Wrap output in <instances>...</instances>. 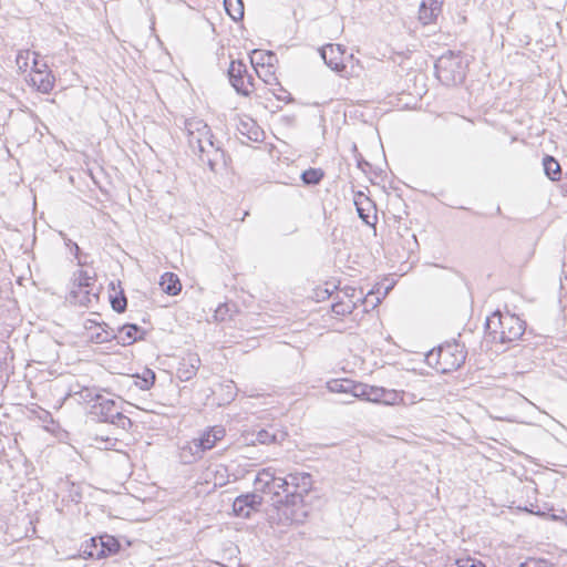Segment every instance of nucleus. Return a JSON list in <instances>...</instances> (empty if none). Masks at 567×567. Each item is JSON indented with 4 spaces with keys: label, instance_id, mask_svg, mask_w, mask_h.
Returning a JSON list of instances; mask_svg holds the SVG:
<instances>
[{
    "label": "nucleus",
    "instance_id": "1",
    "mask_svg": "<svg viewBox=\"0 0 567 567\" xmlns=\"http://www.w3.org/2000/svg\"><path fill=\"white\" fill-rule=\"evenodd\" d=\"M185 132L192 151L198 154L202 162H206L212 171H215L219 162L225 161L223 150L216 145L210 127L203 120H186Z\"/></svg>",
    "mask_w": 567,
    "mask_h": 567
},
{
    "label": "nucleus",
    "instance_id": "2",
    "mask_svg": "<svg viewBox=\"0 0 567 567\" xmlns=\"http://www.w3.org/2000/svg\"><path fill=\"white\" fill-rule=\"evenodd\" d=\"M485 329L492 342L509 343L520 339L526 324L517 316L497 310L486 319Z\"/></svg>",
    "mask_w": 567,
    "mask_h": 567
},
{
    "label": "nucleus",
    "instance_id": "3",
    "mask_svg": "<svg viewBox=\"0 0 567 567\" xmlns=\"http://www.w3.org/2000/svg\"><path fill=\"white\" fill-rule=\"evenodd\" d=\"M465 347L456 341L446 342L426 354V362L441 373L457 370L465 362Z\"/></svg>",
    "mask_w": 567,
    "mask_h": 567
},
{
    "label": "nucleus",
    "instance_id": "4",
    "mask_svg": "<svg viewBox=\"0 0 567 567\" xmlns=\"http://www.w3.org/2000/svg\"><path fill=\"white\" fill-rule=\"evenodd\" d=\"M225 435L226 431L223 426L216 425L209 427L198 439H194L181 449L183 463L189 464L202 458L203 454L212 450Z\"/></svg>",
    "mask_w": 567,
    "mask_h": 567
},
{
    "label": "nucleus",
    "instance_id": "5",
    "mask_svg": "<svg viewBox=\"0 0 567 567\" xmlns=\"http://www.w3.org/2000/svg\"><path fill=\"white\" fill-rule=\"evenodd\" d=\"M435 74L446 86L461 84L465 79V66L461 55L452 51L442 54L435 62Z\"/></svg>",
    "mask_w": 567,
    "mask_h": 567
},
{
    "label": "nucleus",
    "instance_id": "6",
    "mask_svg": "<svg viewBox=\"0 0 567 567\" xmlns=\"http://www.w3.org/2000/svg\"><path fill=\"white\" fill-rule=\"evenodd\" d=\"M95 403L92 404L90 414L100 422H107L120 429L128 430L132 426L130 417L125 416L116 402L111 399H104L102 395H95Z\"/></svg>",
    "mask_w": 567,
    "mask_h": 567
},
{
    "label": "nucleus",
    "instance_id": "7",
    "mask_svg": "<svg viewBox=\"0 0 567 567\" xmlns=\"http://www.w3.org/2000/svg\"><path fill=\"white\" fill-rule=\"evenodd\" d=\"M271 504L277 508L279 520L282 524H301L308 516L305 499L297 495H286L284 498L275 499Z\"/></svg>",
    "mask_w": 567,
    "mask_h": 567
},
{
    "label": "nucleus",
    "instance_id": "8",
    "mask_svg": "<svg viewBox=\"0 0 567 567\" xmlns=\"http://www.w3.org/2000/svg\"><path fill=\"white\" fill-rule=\"evenodd\" d=\"M280 484L288 487L287 495H297L305 498L312 488V477L306 472H295L282 477Z\"/></svg>",
    "mask_w": 567,
    "mask_h": 567
},
{
    "label": "nucleus",
    "instance_id": "9",
    "mask_svg": "<svg viewBox=\"0 0 567 567\" xmlns=\"http://www.w3.org/2000/svg\"><path fill=\"white\" fill-rule=\"evenodd\" d=\"M262 503V496L257 493L239 495L235 498L233 511L236 516L248 518Z\"/></svg>",
    "mask_w": 567,
    "mask_h": 567
},
{
    "label": "nucleus",
    "instance_id": "10",
    "mask_svg": "<svg viewBox=\"0 0 567 567\" xmlns=\"http://www.w3.org/2000/svg\"><path fill=\"white\" fill-rule=\"evenodd\" d=\"M346 49L341 44H327L320 49V55L324 63L333 71L344 70L343 54Z\"/></svg>",
    "mask_w": 567,
    "mask_h": 567
},
{
    "label": "nucleus",
    "instance_id": "11",
    "mask_svg": "<svg viewBox=\"0 0 567 567\" xmlns=\"http://www.w3.org/2000/svg\"><path fill=\"white\" fill-rule=\"evenodd\" d=\"M91 542L92 545L91 549L89 550L90 557L103 558L115 554L120 548L118 542L109 535L102 536L99 539L92 538Z\"/></svg>",
    "mask_w": 567,
    "mask_h": 567
},
{
    "label": "nucleus",
    "instance_id": "12",
    "mask_svg": "<svg viewBox=\"0 0 567 567\" xmlns=\"http://www.w3.org/2000/svg\"><path fill=\"white\" fill-rule=\"evenodd\" d=\"M252 435L255 436V439L250 440L252 444L259 443L269 445L282 443L286 440L288 433L277 425H269L265 429H260Z\"/></svg>",
    "mask_w": 567,
    "mask_h": 567
},
{
    "label": "nucleus",
    "instance_id": "13",
    "mask_svg": "<svg viewBox=\"0 0 567 567\" xmlns=\"http://www.w3.org/2000/svg\"><path fill=\"white\" fill-rule=\"evenodd\" d=\"M200 367V358L197 353H187L178 362L176 375L183 381H189L193 379Z\"/></svg>",
    "mask_w": 567,
    "mask_h": 567
},
{
    "label": "nucleus",
    "instance_id": "14",
    "mask_svg": "<svg viewBox=\"0 0 567 567\" xmlns=\"http://www.w3.org/2000/svg\"><path fill=\"white\" fill-rule=\"evenodd\" d=\"M247 73V66L243 61H231L228 68V76L233 87L237 93L247 95V85H244V79Z\"/></svg>",
    "mask_w": 567,
    "mask_h": 567
},
{
    "label": "nucleus",
    "instance_id": "15",
    "mask_svg": "<svg viewBox=\"0 0 567 567\" xmlns=\"http://www.w3.org/2000/svg\"><path fill=\"white\" fill-rule=\"evenodd\" d=\"M282 477L276 476L271 468H264L258 472L255 480V488L257 492L267 494L275 485L280 484Z\"/></svg>",
    "mask_w": 567,
    "mask_h": 567
},
{
    "label": "nucleus",
    "instance_id": "16",
    "mask_svg": "<svg viewBox=\"0 0 567 567\" xmlns=\"http://www.w3.org/2000/svg\"><path fill=\"white\" fill-rule=\"evenodd\" d=\"M360 383L349 379L332 380L327 383L330 392L346 394L350 398H358Z\"/></svg>",
    "mask_w": 567,
    "mask_h": 567
},
{
    "label": "nucleus",
    "instance_id": "17",
    "mask_svg": "<svg viewBox=\"0 0 567 567\" xmlns=\"http://www.w3.org/2000/svg\"><path fill=\"white\" fill-rule=\"evenodd\" d=\"M41 66H43V69H37L35 74L31 75V81L40 92L49 93L54 86V76L51 74V71L48 70L47 64H41Z\"/></svg>",
    "mask_w": 567,
    "mask_h": 567
},
{
    "label": "nucleus",
    "instance_id": "18",
    "mask_svg": "<svg viewBox=\"0 0 567 567\" xmlns=\"http://www.w3.org/2000/svg\"><path fill=\"white\" fill-rule=\"evenodd\" d=\"M238 131L243 136H246L248 141L262 142L265 138L264 131L251 118L240 121L238 124Z\"/></svg>",
    "mask_w": 567,
    "mask_h": 567
},
{
    "label": "nucleus",
    "instance_id": "19",
    "mask_svg": "<svg viewBox=\"0 0 567 567\" xmlns=\"http://www.w3.org/2000/svg\"><path fill=\"white\" fill-rule=\"evenodd\" d=\"M99 300V293L93 291V288H76L70 292V301L83 307H91L92 303Z\"/></svg>",
    "mask_w": 567,
    "mask_h": 567
},
{
    "label": "nucleus",
    "instance_id": "20",
    "mask_svg": "<svg viewBox=\"0 0 567 567\" xmlns=\"http://www.w3.org/2000/svg\"><path fill=\"white\" fill-rule=\"evenodd\" d=\"M159 286L169 296H176L182 290L179 278L173 272H165L161 277Z\"/></svg>",
    "mask_w": 567,
    "mask_h": 567
},
{
    "label": "nucleus",
    "instance_id": "21",
    "mask_svg": "<svg viewBox=\"0 0 567 567\" xmlns=\"http://www.w3.org/2000/svg\"><path fill=\"white\" fill-rule=\"evenodd\" d=\"M358 399L373 403H382L383 389L380 386L360 383Z\"/></svg>",
    "mask_w": 567,
    "mask_h": 567
},
{
    "label": "nucleus",
    "instance_id": "22",
    "mask_svg": "<svg viewBox=\"0 0 567 567\" xmlns=\"http://www.w3.org/2000/svg\"><path fill=\"white\" fill-rule=\"evenodd\" d=\"M120 338L125 344H131L142 338L143 330L135 323H126L118 329Z\"/></svg>",
    "mask_w": 567,
    "mask_h": 567
},
{
    "label": "nucleus",
    "instance_id": "23",
    "mask_svg": "<svg viewBox=\"0 0 567 567\" xmlns=\"http://www.w3.org/2000/svg\"><path fill=\"white\" fill-rule=\"evenodd\" d=\"M274 61H276V54L271 51L264 52L255 50L250 55V62L255 70L258 69V66H261L262 69L272 68Z\"/></svg>",
    "mask_w": 567,
    "mask_h": 567
},
{
    "label": "nucleus",
    "instance_id": "24",
    "mask_svg": "<svg viewBox=\"0 0 567 567\" xmlns=\"http://www.w3.org/2000/svg\"><path fill=\"white\" fill-rule=\"evenodd\" d=\"M545 174L551 181H559L561 177V168L559 163L553 156H545L543 159Z\"/></svg>",
    "mask_w": 567,
    "mask_h": 567
},
{
    "label": "nucleus",
    "instance_id": "25",
    "mask_svg": "<svg viewBox=\"0 0 567 567\" xmlns=\"http://www.w3.org/2000/svg\"><path fill=\"white\" fill-rule=\"evenodd\" d=\"M344 296L348 298L347 300L349 299H352V300H357V305L359 302H363V303H370V300L369 298L372 297L374 293L373 291H370L364 298H363V292L362 291H359L357 292V289L354 288H351V287H348L344 289ZM381 302V299L380 297H375V301H372L371 302V307L374 308L378 306V303Z\"/></svg>",
    "mask_w": 567,
    "mask_h": 567
},
{
    "label": "nucleus",
    "instance_id": "26",
    "mask_svg": "<svg viewBox=\"0 0 567 567\" xmlns=\"http://www.w3.org/2000/svg\"><path fill=\"white\" fill-rule=\"evenodd\" d=\"M225 10L234 21L241 20L244 17L243 0H224Z\"/></svg>",
    "mask_w": 567,
    "mask_h": 567
},
{
    "label": "nucleus",
    "instance_id": "27",
    "mask_svg": "<svg viewBox=\"0 0 567 567\" xmlns=\"http://www.w3.org/2000/svg\"><path fill=\"white\" fill-rule=\"evenodd\" d=\"M155 382V373L145 369L142 375H136L134 380V384L141 390H148Z\"/></svg>",
    "mask_w": 567,
    "mask_h": 567
},
{
    "label": "nucleus",
    "instance_id": "28",
    "mask_svg": "<svg viewBox=\"0 0 567 567\" xmlns=\"http://www.w3.org/2000/svg\"><path fill=\"white\" fill-rule=\"evenodd\" d=\"M357 308V300H340L332 305V311L337 316H346L352 313V311Z\"/></svg>",
    "mask_w": 567,
    "mask_h": 567
},
{
    "label": "nucleus",
    "instance_id": "29",
    "mask_svg": "<svg viewBox=\"0 0 567 567\" xmlns=\"http://www.w3.org/2000/svg\"><path fill=\"white\" fill-rule=\"evenodd\" d=\"M323 176L324 174L320 168H309L301 174V179L306 185H317Z\"/></svg>",
    "mask_w": 567,
    "mask_h": 567
},
{
    "label": "nucleus",
    "instance_id": "30",
    "mask_svg": "<svg viewBox=\"0 0 567 567\" xmlns=\"http://www.w3.org/2000/svg\"><path fill=\"white\" fill-rule=\"evenodd\" d=\"M236 305L231 302H225L219 305L215 310V319L218 321H225L228 318H231L235 312Z\"/></svg>",
    "mask_w": 567,
    "mask_h": 567
},
{
    "label": "nucleus",
    "instance_id": "31",
    "mask_svg": "<svg viewBox=\"0 0 567 567\" xmlns=\"http://www.w3.org/2000/svg\"><path fill=\"white\" fill-rule=\"evenodd\" d=\"M74 282L76 288H92L95 280L86 270H79L74 274Z\"/></svg>",
    "mask_w": 567,
    "mask_h": 567
},
{
    "label": "nucleus",
    "instance_id": "32",
    "mask_svg": "<svg viewBox=\"0 0 567 567\" xmlns=\"http://www.w3.org/2000/svg\"><path fill=\"white\" fill-rule=\"evenodd\" d=\"M110 302L112 306V309L118 313H122L125 311L127 306V299L124 295V291L121 290L120 292L115 295L110 296Z\"/></svg>",
    "mask_w": 567,
    "mask_h": 567
},
{
    "label": "nucleus",
    "instance_id": "33",
    "mask_svg": "<svg viewBox=\"0 0 567 567\" xmlns=\"http://www.w3.org/2000/svg\"><path fill=\"white\" fill-rule=\"evenodd\" d=\"M419 19L424 25H426L433 23L436 20V17L434 16L433 10L431 11L430 8L421 2L419 9Z\"/></svg>",
    "mask_w": 567,
    "mask_h": 567
},
{
    "label": "nucleus",
    "instance_id": "34",
    "mask_svg": "<svg viewBox=\"0 0 567 567\" xmlns=\"http://www.w3.org/2000/svg\"><path fill=\"white\" fill-rule=\"evenodd\" d=\"M402 401L400 393L395 390L383 389L382 403L385 405H394Z\"/></svg>",
    "mask_w": 567,
    "mask_h": 567
},
{
    "label": "nucleus",
    "instance_id": "35",
    "mask_svg": "<svg viewBox=\"0 0 567 567\" xmlns=\"http://www.w3.org/2000/svg\"><path fill=\"white\" fill-rule=\"evenodd\" d=\"M449 567H485V565L473 557H465L457 559L454 564L450 565Z\"/></svg>",
    "mask_w": 567,
    "mask_h": 567
},
{
    "label": "nucleus",
    "instance_id": "36",
    "mask_svg": "<svg viewBox=\"0 0 567 567\" xmlns=\"http://www.w3.org/2000/svg\"><path fill=\"white\" fill-rule=\"evenodd\" d=\"M518 567H554V566L546 559L527 558Z\"/></svg>",
    "mask_w": 567,
    "mask_h": 567
},
{
    "label": "nucleus",
    "instance_id": "37",
    "mask_svg": "<svg viewBox=\"0 0 567 567\" xmlns=\"http://www.w3.org/2000/svg\"><path fill=\"white\" fill-rule=\"evenodd\" d=\"M267 494H272L271 502L274 503L275 499L284 498L288 494V487L274 484V487Z\"/></svg>",
    "mask_w": 567,
    "mask_h": 567
},
{
    "label": "nucleus",
    "instance_id": "38",
    "mask_svg": "<svg viewBox=\"0 0 567 567\" xmlns=\"http://www.w3.org/2000/svg\"><path fill=\"white\" fill-rule=\"evenodd\" d=\"M422 3L425 4L432 11L434 16L437 18L442 12L443 0H422Z\"/></svg>",
    "mask_w": 567,
    "mask_h": 567
},
{
    "label": "nucleus",
    "instance_id": "39",
    "mask_svg": "<svg viewBox=\"0 0 567 567\" xmlns=\"http://www.w3.org/2000/svg\"><path fill=\"white\" fill-rule=\"evenodd\" d=\"M30 54H31L30 51H25V52H20L17 55V64H18L19 69L28 68V60H29Z\"/></svg>",
    "mask_w": 567,
    "mask_h": 567
},
{
    "label": "nucleus",
    "instance_id": "40",
    "mask_svg": "<svg viewBox=\"0 0 567 567\" xmlns=\"http://www.w3.org/2000/svg\"><path fill=\"white\" fill-rule=\"evenodd\" d=\"M244 85H247V95H250V93L254 90L255 83H254V76L251 74L246 73L244 79Z\"/></svg>",
    "mask_w": 567,
    "mask_h": 567
},
{
    "label": "nucleus",
    "instance_id": "41",
    "mask_svg": "<svg viewBox=\"0 0 567 567\" xmlns=\"http://www.w3.org/2000/svg\"><path fill=\"white\" fill-rule=\"evenodd\" d=\"M355 205H357V210H358V214L360 216V218L365 223V224H371L370 221V215L369 214H365L364 209L361 207V204L359 202H355Z\"/></svg>",
    "mask_w": 567,
    "mask_h": 567
},
{
    "label": "nucleus",
    "instance_id": "42",
    "mask_svg": "<svg viewBox=\"0 0 567 567\" xmlns=\"http://www.w3.org/2000/svg\"><path fill=\"white\" fill-rule=\"evenodd\" d=\"M269 69L270 68H267L265 70L264 74L260 73V71L258 69L255 70L257 72L259 79H261L265 83H270V79L269 78H271L274 75V73Z\"/></svg>",
    "mask_w": 567,
    "mask_h": 567
},
{
    "label": "nucleus",
    "instance_id": "43",
    "mask_svg": "<svg viewBox=\"0 0 567 567\" xmlns=\"http://www.w3.org/2000/svg\"><path fill=\"white\" fill-rule=\"evenodd\" d=\"M105 332V336H102V333H97L96 334V339L100 341V342H105V341H109L111 340L112 338H116L115 334L113 333H109L107 331L103 330Z\"/></svg>",
    "mask_w": 567,
    "mask_h": 567
},
{
    "label": "nucleus",
    "instance_id": "44",
    "mask_svg": "<svg viewBox=\"0 0 567 567\" xmlns=\"http://www.w3.org/2000/svg\"><path fill=\"white\" fill-rule=\"evenodd\" d=\"M32 54L34 55L32 74H35V72L38 71L37 69H43V66H41L42 63L38 60V53L33 52Z\"/></svg>",
    "mask_w": 567,
    "mask_h": 567
},
{
    "label": "nucleus",
    "instance_id": "45",
    "mask_svg": "<svg viewBox=\"0 0 567 567\" xmlns=\"http://www.w3.org/2000/svg\"><path fill=\"white\" fill-rule=\"evenodd\" d=\"M101 441L105 443L104 446H103L105 450H109L112 446H115V444L117 442V440H113V439H109V437L105 439V440L102 439Z\"/></svg>",
    "mask_w": 567,
    "mask_h": 567
},
{
    "label": "nucleus",
    "instance_id": "46",
    "mask_svg": "<svg viewBox=\"0 0 567 567\" xmlns=\"http://www.w3.org/2000/svg\"><path fill=\"white\" fill-rule=\"evenodd\" d=\"M66 246H69L71 248V250H74L75 256H78V254L80 251L78 244L73 243L71 239H68Z\"/></svg>",
    "mask_w": 567,
    "mask_h": 567
},
{
    "label": "nucleus",
    "instance_id": "47",
    "mask_svg": "<svg viewBox=\"0 0 567 567\" xmlns=\"http://www.w3.org/2000/svg\"><path fill=\"white\" fill-rule=\"evenodd\" d=\"M351 399H352V398H350V396H348V395H347V396H346V400H343L342 402H343V403H350V402H352V400H351Z\"/></svg>",
    "mask_w": 567,
    "mask_h": 567
}]
</instances>
